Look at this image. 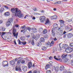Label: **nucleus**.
Returning a JSON list of instances; mask_svg holds the SVG:
<instances>
[{
  "mask_svg": "<svg viewBox=\"0 0 73 73\" xmlns=\"http://www.w3.org/2000/svg\"><path fill=\"white\" fill-rule=\"evenodd\" d=\"M69 46L68 44H62V48L63 49H66V51L68 52H72L73 51V49L70 47H68Z\"/></svg>",
  "mask_w": 73,
  "mask_h": 73,
  "instance_id": "nucleus-1",
  "label": "nucleus"
},
{
  "mask_svg": "<svg viewBox=\"0 0 73 73\" xmlns=\"http://www.w3.org/2000/svg\"><path fill=\"white\" fill-rule=\"evenodd\" d=\"M19 11L18 8H12L11 9V11L13 13H14L15 16H17V13Z\"/></svg>",
  "mask_w": 73,
  "mask_h": 73,
  "instance_id": "nucleus-2",
  "label": "nucleus"
},
{
  "mask_svg": "<svg viewBox=\"0 0 73 73\" xmlns=\"http://www.w3.org/2000/svg\"><path fill=\"white\" fill-rule=\"evenodd\" d=\"M21 11L20 10H18L17 13V15L18 17L19 18L23 17H24V15L21 13Z\"/></svg>",
  "mask_w": 73,
  "mask_h": 73,
  "instance_id": "nucleus-3",
  "label": "nucleus"
},
{
  "mask_svg": "<svg viewBox=\"0 0 73 73\" xmlns=\"http://www.w3.org/2000/svg\"><path fill=\"white\" fill-rule=\"evenodd\" d=\"M16 29H13V35L14 37H15L16 38H17V36H18V33H16Z\"/></svg>",
  "mask_w": 73,
  "mask_h": 73,
  "instance_id": "nucleus-4",
  "label": "nucleus"
},
{
  "mask_svg": "<svg viewBox=\"0 0 73 73\" xmlns=\"http://www.w3.org/2000/svg\"><path fill=\"white\" fill-rule=\"evenodd\" d=\"M13 21L12 18L9 19L7 22V27H9L11 25V23Z\"/></svg>",
  "mask_w": 73,
  "mask_h": 73,
  "instance_id": "nucleus-5",
  "label": "nucleus"
},
{
  "mask_svg": "<svg viewBox=\"0 0 73 73\" xmlns=\"http://www.w3.org/2000/svg\"><path fill=\"white\" fill-rule=\"evenodd\" d=\"M2 66L4 68L5 66H8V63L7 60L4 61L2 63Z\"/></svg>",
  "mask_w": 73,
  "mask_h": 73,
  "instance_id": "nucleus-6",
  "label": "nucleus"
},
{
  "mask_svg": "<svg viewBox=\"0 0 73 73\" xmlns=\"http://www.w3.org/2000/svg\"><path fill=\"white\" fill-rule=\"evenodd\" d=\"M60 57V56H58V58L56 57V56H54V59H55V60H57L58 61H60V62H62V59H61L60 58H58Z\"/></svg>",
  "mask_w": 73,
  "mask_h": 73,
  "instance_id": "nucleus-7",
  "label": "nucleus"
},
{
  "mask_svg": "<svg viewBox=\"0 0 73 73\" xmlns=\"http://www.w3.org/2000/svg\"><path fill=\"white\" fill-rule=\"evenodd\" d=\"M55 29L54 28H52V34L53 37H55L56 36V33H55V32H54L55 31Z\"/></svg>",
  "mask_w": 73,
  "mask_h": 73,
  "instance_id": "nucleus-8",
  "label": "nucleus"
},
{
  "mask_svg": "<svg viewBox=\"0 0 73 73\" xmlns=\"http://www.w3.org/2000/svg\"><path fill=\"white\" fill-rule=\"evenodd\" d=\"M45 17L44 16H42L40 18V20L42 23L45 21Z\"/></svg>",
  "mask_w": 73,
  "mask_h": 73,
  "instance_id": "nucleus-9",
  "label": "nucleus"
},
{
  "mask_svg": "<svg viewBox=\"0 0 73 73\" xmlns=\"http://www.w3.org/2000/svg\"><path fill=\"white\" fill-rule=\"evenodd\" d=\"M15 70L16 71H20V72H21V68L20 67H18L17 66H16L15 67Z\"/></svg>",
  "mask_w": 73,
  "mask_h": 73,
  "instance_id": "nucleus-10",
  "label": "nucleus"
},
{
  "mask_svg": "<svg viewBox=\"0 0 73 73\" xmlns=\"http://www.w3.org/2000/svg\"><path fill=\"white\" fill-rule=\"evenodd\" d=\"M28 66L29 68H32V63L31 62H29L28 64Z\"/></svg>",
  "mask_w": 73,
  "mask_h": 73,
  "instance_id": "nucleus-11",
  "label": "nucleus"
},
{
  "mask_svg": "<svg viewBox=\"0 0 73 73\" xmlns=\"http://www.w3.org/2000/svg\"><path fill=\"white\" fill-rule=\"evenodd\" d=\"M45 24V25H49V24H50V22L48 19H47V20L46 21Z\"/></svg>",
  "mask_w": 73,
  "mask_h": 73,
  "instance_id": "nucleus-12",
  "label": "nucleus"
},
{
  "mask_svg": "<svg viewBox=\"0 0 73 73\" xmlns=\"http://www.w3.org/2000/svg\"><path fill=\"white\" fill-rule=\"evenodd\" d=\"M67 36L68 38H71V37H72V33H69L67 35Z\"/></svg>",
  "mask_w": 73,
  "mask_h": 73,
  "instance_id": "nucleus-13",
  "label": "nucleus"
},
{
  "mask_svg": "<svg viewBox=\"0 0 73 73\" xmlns=\"http://www.w3.org/2000/svg\"><path fill=\"white\" fill-rule=\"evenodd\" d=\"M10 63L11 64V65H14V64H15V60H11L10 61Z\"/></svg>",
  "mask_w": 73,
  "mask_h": 73,
  "instance_id": "nucleus-14",
  "label": "nucleus"
},
{
  "mask_svg": "<svg viewBox=\"0 0 73 73\" xmlns=\"http://www.w3.org/2000/svg\"><path fill=\"white\" fill-rule=\"evenodd\" d=\"M67 56V54H65L64 55V54H62L61 57H62V60H63V59H64V58H66V57Z\"/></svg>",
  "mask_w": 73,
  "mask_h": 73,
  "instance_id": "nucleus-15",
  "label": "nucleus"
},
{
  "mask_svg": "<svg viewBox=\"0 0 73 73\" xmlns=\"http://www.w3.org/2000/svg\"><path fill=\"white\" fill-rule=\"evenodd\" d=\"M32 31L34 33H36L37 32V29L35 28H33L32 29Z\"/></svg>",
  "mask_w": 73,
  "mask_h": 73,
  "instance_id": "nucleus-16",
  "label": "nucleus"
},
{
  "mask_svg": "<svg viewBox=\"0 0 73 73\" xmlns=\"http://www.w3.org/2000/svg\"><path fill=\"white\" fill-rule=\"evenodd\" d=\"M64 66H60V71H62V70H63L64 69Z\"/></svg>",
  "mask_w": 73,
  "mask_h": 73,
  "instance_id": "nucleus-17",
  "label": "nucleus"
},
{
  "mask_svg": "<svg viewBox=\"0 0 73 73\" xmlns=\"http://www.w3.org/2000/svg\"><path fill=\"white\" fill-rule=\"evenodd\" d=\"M10 15V13L9 12H6L4 14L5 16L6 17Z\"/></svg>",
  "mask_w": 73,
  "mask_h": 73,
  "instance_id": "nucleus-18",
  "label": "nucleus"
},
{
  "mask_svg": "<svg viewBox=\"0 0 73 73\" xmlns=\"http://www.w3.org/2000/svg\"><path fill=\"white\" fill-rule=\"evenodd\" d=\"M22 68L24 72H25L27 70V66H23Z\"/></svg>",
  "mask_w": 73,
  "mask_h": 73,
  "instance_id": "nucleus-19",
  "label": "nucleus"
},
{
  "mask_svg": "<svg viewBox=\"0 0 73 73\" xmlns=\"http://www.w3.org/2000/svg\"><path fill=\"white\" fill-rule=\"evenodd\" d=\"M53 27L54 29H55V28H57L58 27V25L57 24L55 23L53 25Z\"/></svg>",
  "mask_w": 73,
  "mask_h": 73,
  "instance_id": "nucleus-20",
  "label": "nucleus"
},
{
  "mask_svg": "<svg viewBox=\"0 0 73 73\" xmlns=\"http://www.w3.org/2000/svg\"><path fill=\"white\" fill-rule=\"evenodd\" d=\"M50 67V65L49 64H47L46 65L45 67V69L46 70H47L48 68H49Z\"/></svg>",
  "mask_w": 73,
  "mask_h": 73,
  "instance_id": "nucleus-21",
  "label": "nucleus"
},
{
  "mask_svg": "<svg viewBox=\"0 0 73 73\" xmlns=\"http://www.w3.org/2000/svg\"><path fill=\"white\" fill-rule=\"evenodd\" d=\"M40 42H44L45 41V39H44V38L42 37L40 38Z\"/></svg>",
  "mask_w": 73,
  "mask_h": 73,
  "instance_id": "nucleus-22",
  "label": "nucleus"
},
{
  "mask_svg": "<svg viewBox=\"0 0 73 73\" xmlns=\"http://www.w3.org/2000/svg\"><path fill=\"white\" fill-rule=\"evenodd\" d=\"M40 35L38 34H37L36 35V39H38V38H40Z\"/></svg>",
  "mask_w": 73,
  "mask_h": 73,
  "instance_id": "nucleus-23",
  "label": "nucleus"
},
{
  "mask_svg": "<svg viewBox=\"0 0 73 73\" xmlns=\"http://www.w3.org/2000/svg\"><path fill=\"white\" fill-rule=\"evenodd\" d=\"M59 69V68L58 67H56L55 68V72H57L58 71V70Z\"/></svg>",
  "mask_w": 73,
  "mask_h": 73,
  "instance_id": "nucleus-24",
  "label": "nucleus"
},
{
  "mask_svg": "<svg viewBox=\"0 0 73 73\" xmlns=\"http://www.w3.org/2000/svg\"><path fill=\"white\" fill-rule=\"evenodd\" d=\"M42 45V43L41 42V41H39V42L37 44V46H40Z\"/></svg>",
  "mask_w": 73,
  "mask_h": 73,
  "instance_id": "nucleus-25",
  "label": "nucleus"
},
{
  "mask_svg": "<svg viewBox=\"0 0 73 73\" xmlns=\"http://www.w3.org/2000/svg\"><path fill=\"white\" fill-rule=\"evenodd\" d=\"M65 62H66L67 64H71V61L70 60H68L67 61H66Z\"/></svg>",
  "mask_w": 73,
  "mask_h": 73,
  "instance_id": "nucleus-26",
  "label": "nucleus"
},
{
  "mask_svg": "<svg viewBox=\"0 0 73 73\" xmlns=\"http://www.w3.org/2000/svg\"><path fill=\"white\" fill-rule=\"evenodd\" d=\"M48 32V31H47V30L45 29L44 30L43 32V34H46Z\"/></svg>",
  "mask_w": 73,
  "mask_h": 73,
  "instance_id": "nucleus-27",
  "label": "nucleus"
},
{
  "mask_svg": "<svg viewBox=\"0 0 73 73\" xmlns=\"http://www.w3.org/2000/svg\"><path fill=\"white\" fill-rule=\"evenodd\" d=\"M54 41H52L50 44V46H53V45H54Z\"/></svg>",
  "mask_w": 73,
  "mask_h": 73,
  "instance_id": "nucleus-28",
  "label": "nucleus"
},
{
  "mask_svg": "<svg viewBox=\"0 0 73 73\" xmlns=\"http://www.w3.org/2000/svg\"><path fill=\"white\" fill-rule=\"evenodd\" d=\"M52 18L53 19H52V20H54L55 19H57V15H54L53 17H52Z\"/></svg>",
  "mask_w": 73,
  "mask_h": 73,
  "instance_id": "nucleus-29",
  "label": "nucleus"
},
{
  "mask_svg": "<svg viewBox=\"0 0 73 73\" xmlns=\"http://www.w3.org/2000/svg\"><path fill=\"white\" fill-rule=\"evenodd\" d=\"M4 7H2L1 9V10H0V12L1 13H2L3 11H4Z\"/></svg>",
  "mask_w": 73,
  "mask_h": 73,
  "instance_id": "nucleus-30",
  "label": "nucleus"
},
{
  "mask_svg": "<svg viewBox=\"0 0 73 73\" xmlns=\"http://www.w3.org/2000/svg\"><path fill=\"white\" fill-rule=\"evenodd\" d=\"M61 2L60 1H57L55 3V4H60Z\"/></svg>",
  "mask_w": 73,
  "mask_h": 73,
  "instance_id": "nucleus-31",
  "label": "nucleus"
},
{
  "mask_svg": "<svg viewBox=\"0 0 73 73\" xmlns=\"http://www.w3.org/2000/svg\"><path fill=\"white\" fill-rule=\"evenodd\" d=\"M1 30H2V31H5V27H2L1 28Z\"/></svg>",
  "mask_w": 73,
  "mask_h": 73,
  "instance_id": "nucleus-32",
  "label": "nucleus"
},
{
  "mask_svg": "<svg viewBox=\"0 0 73 73\" xmlns=\"http://www.w3.org/2000/svg\"><path fill=\"white\" fill-rule=\"evenodd\" d=\"M27 29V30L29 31H31V30H32L33 28H30V27H29Z\"/></svg>",
  "mask_w": 73,
  "mask_h": 73,
  "instance_id": "nucleus-33",
  "label": "nucleus"
},
{
  "mask_svg": "<svg viewBox=\"0 0 73 73\" xmlns=\"http://www.w3.org/2000/svg\"><path fill=\"white\" fill-rule=\"evenodd\" d=\"M70 46L71 48H73V43H70Z\"/></svg>",
  "mask_w": 73,
  "mask_h": 73,
  "instance_id": "nucleus-34",
  "label": "nucleus"
},
{
  "mask_svg": "<svg viewBox=\"0 0 73 73\" xmlns=\"http://www.w3.org/2000/svg\"><path fill=\"white\" fill-rule=\"evenodd\" d=\"M42 50H46V47L45 46H43L42 47Z\"/></svg>",
  "mask_w": 73,
  "mask_h": 73,
  "instance_id": "nucleus-35",
  "label": "nucleus"
},
{
  "mask_svg": "<svg viewBox=\"0 0 73 73\" xmlns=\"http://www.w3.org/2000/svg\"><path fill=\"white\" fill-rule=\"evenodd\" d=\"M9 32L8 33H6V32H3L2 33V35H1V36H4L5 34V33H9Z\"/></svg>",
  "mask_w": 73,
  "mask_h": 73,
  "instance_id": "nucleus-36",
  "label": "nucleus"
},
{
  "mask_svg": "<svg viewBox=\"0 0 73 73\" xmlns=\"http://www.w3.org/2000/svg\"><path fill=\"white\" fill-rule=\"evenodd\" d=\"M25 62V60H21V64H24Z\"/></svg>",
  "mask_w": 73,
  "mask_h": 73,
  "instance_id": "nucleus-37",
  "label": "nucleus"
},
{
  "mask_svg": "<svg viewBox=\"0 0 73 73\" xmlns=\"http://www.w3.org/2000/svg\"><path fill=\"white\" fill-rule=\"evenodd\" d=\"M59 22H60V23H62V24H64V23H65V22H64V21L62 20H59Z\"/></svg>",
  "mask_w": 73,
  "mask_h": 73,
  "instance_id": "nucleus-38",
  "label": "nucleus"
},
{
  "mask_svg": "<svg viewBox=\"0 0 73 73\" xmlns=\"http://www.w3.org/2000/svg\"><path fill=\"white\" fill-rule=\"evenodd\" d=\"M44 38H48V35H46L44 36Z\"/></svg>",
  "mask_w": 73,
  "mask_h": 73,
  "instance_id": "nucleus-39",
  "label": "nucleus"
},
{
  "mask_svg": "<svg viewBox=\"0 0 73 73\" xmlns=\"http://www.w3.org/2000/svg\"><path fill=\"white\" fill-rule=\"evenodd\" d=\"M53 39L54 41H56L57 40H58L57 38L56 37H55V38H53Z\"/></svg>",
  "mask_w": 73,
  "mask_h": 73,
  "instance_id": "nucleus-40",
  "label": "nucleus"
},
{
  "mask_svg": "<svg viewBox=\"0 0 73 73\" xmlns=\"http://www.w3.org/2000/svg\"><path fill=\"white\" fill-rule=\"evenodd\" d=\"M26 27H26V26H25V25H24L21 27L22 29H25V28Z\"/></svg>",
  "mask_w": 73,
  "mask_h": 73,
  "instance_id": "nucleus-41",
  "label": "nucleus"
},
{
  "mask_svg": "<svg viewBox=\"0 0 73 73\" xmlns=\"http://www.w3.org/2000/svg\"><path fill=\"white\" fill-rule=\"evenodd\" d=\"M20 62H21V60H18L17 62V64L18 65H19L20 64Z\"/></svg>",
  "mask_w": 73,
  "mask_h": 73,
  "instance_id": "nucleus-42",
  "label": "nucleus"
},
{
  "mask_svg": "<svg viewBox=\"0 0 73 73\" xmlns=\"http://www.w3.org/2000/svg\"><path fill=\"white\" fill-rule=\"evenodd\" d=\"M49 65H50V66H52V62L50 61V62H49Z\"/></svg>",
  "mask_w": 73,
  "mask_h": 73,
  "instance_id": "nucleus-43",
  "label": "nucleus"
},
{
  "mask_svg": "<svg viewBox=\"0 0 73 73\" xmlns=\"http://www.w3.org/2000/svg\"><path fill=\"white\" fill-rule=\"evenodd\" d=\"M21 43L22 44H23V45H25V44H27V42H21Z\"/></svg>",
  "mask_w": 73,
  "mask_h": 73,
  "instance_id": "nucleus-44",
  "label": "nucleus"
},
{
  "mask_svg": "<svg viewBox=\"0 0 73 73\" xmlns=\"http://www.w3.org/2000/svg\"><path fill=\"white\" fill-rule=\"evenodd\" d=\"M18 59L19 60L21 61V60L23 59V58H22V57H20L18 58Z\"/></svg>",
  "mask_w": 73,
  "mask_h": 73,
  "instance_id": "nucleus-45",
  "label": "nucleus"
},
{
  "mask_svg": "<svg viewBox=\"0 0 73 73\" xmlns=\"http://www.w3.org/2000/svg\"><path fill=\"white\" fill-rule=\"evenodd\" d=\"M46 73H51L50 70H47L46 71Z\"/></svg>",
  "mask_w": 73,
  "mask_h": 73,
  "instance_id": "nucleus-46",
  "label": "nucleus"
},
{
  "mask_svg": "<svg viewBox=\"0 0 73 73\" xmlns=\"http://www.w3.org/2000/svg\"><path fill=\"white\" fill-rule=\"evenodd\" d=\"M24 30H25L24 31V33L25 32H27V27H26L24 29Z\"/></svg>",
  "mask_w": 73,
  "mask_h": 73,
  "instance_id": "nucleus-47",
  "label": "nucleus"
},
{
  "mask_svg": "<svg viewBox=\"0 0 73 73\" xmlns=\"http://www.w3.org/2000/svg\"><path fill=\"white\" fill-rule=\"evenodd\" d=\"M31 44L33 45L35 44V43H34V41L33 40H32L31 41Z\"/></svg>",
  "mask_w": 73,
  "mask_h": 73,
  "instance_id": "nucleus-48",
  "label": "nucleus"
},
{
  "mask_svg": "<svg viewBox=\"0 0 73 73\" xmlns=\"http://www.w3.org/2000/svg\"><path fill=\"white\" fill-rule=\"evenodd\" d=\"M63 73H67V71L66 70H64L63 71Z\"/></svg>",
  "mask_w": 73,
  "mask_h": 73,
  "instance_id": "nucleus-49",
  "label": "nucleus"
},
{
  "mask_svg": "<svg viewBox=\"0 0 73 73\" xmlns=\"http://www.w3.org/2000/svg\"><path fill=\"white\" fill-rule=\"evenodd\" d=\"M42 31V29L41 28H40L39 29V32H41Z\"/></svg>",
  "mask_w": 73,
  "mask_h": 73,
  "instance_id": "nucleus-50",
  "label": "nucleus"
},
{
  "mask_svg": "<svg viewBox=\"0 0 73 73\" xmlns=\"http://www.w3.org/2000/svg\"><path fill=\"white\" fill-rule=\"evenodd\" d=\"M19 41V45H20L21 44V41H20V40H18Z\"/></svg>",
  "mask_w": 73,
  "mask_h": 73,
  "instance_id": "nucleus-51",
  "label": "nucleus"
},
{
  "mask_svg": "<svg viewBox=\"0 0 73 73\" xmlns=\"http://www.w3.org/2000/svg\"><path fill=\"white\" fill-rule=\"evenodd\" d=\"M71 64L72 65H73V60H71Z\"/></svg>",
  "mask_w": 73,
  "mask_h": 73,
  "instance_id": "nucleus-52",
  "label": "nucleus"
},
{
  "mask_svg": "<svg viewBox=\"0 0 73 73\" xmlns=\"http://www.w3.org/2000/svg\"><path fill=\"white\" fill-rule=\"evenodd\" d=\"M32 38H33L34 39H35V38H36V36H35V35H33L32 36Z\"/></svg>",
  "mask_w": 73,
  "mask_h": 73,
  "instance_id": "nucleus-53",
  "label": "nucleus"
},
{
  "mask_svg": "<svg viewBox=\"0 0 73 73\" xmlns=\"http://www.w3.org/2000/svg\"><path fill=\"white\" fill-rule=\"evenodd\" d=\"M33 9L34 11H37V9L35 7Z\"/></svg>",
  "mask_w": 73,
  "mask_h": 73,
  "instance_id": "nucleus-54",
  "label": "nucleus"
},
{
  "mask_svg": "<svg viewBox=\"0 0 73 73\" xmlns=\"http://www.w3.org/2000/svg\"><path fill=\"white\" fill-rule=\"evenodd\" d=\"M62 27L61 26L60 28H59V29H58V31H59L60 29H62Z\"/></svg>",
  "mask_w": 73,
  "mask_h": 73,
  "instance_id": "nucleus-55",
  "label": "nucleus"
},
{
  "mask_svg": "<svg viewBox=\"0 0 73 73\" xmlns=\"http://www.w3.org/2000/svg\"><path fill=\"white\" fill-rule=\"evenodd\" d=\"M67 36V35H66V34H65L63 36L64 38H65V37H66Z\"/></svg>",
  "mask_w": 73,
  "mask_h": 73,
  "instance_id": "nucleus-56",
  "label": "nucleus"
},
{
  "mask_svg": "<svg viewBox=\"0 0 73 73\" xmlns=\"http://www.w3.org/2000/svg\"><path fill=\"white\" fill-rule=\"evenodd\" d=\"M20 39L21 40H22V41H24V39H23V37H21Z\"/></svg>",
  "mask_w": 73,
  "mask_h": 73,
  "instance_id": "nucleus-57",
  "label": "nucleus"
},
{
  "mask_svg": "<svg viewBox=\"0 0 73 73\" xmlns=\"http://www.w3.org/2000/svg\"><path fill=\"white\" fill-rule=\"evenodd\" d=\"M33 73H37V71L36 70H35L34 71Z\"/></svg>",
  "mask_w": 73,
  "mask_h": 73,
  "instance_id": "nucleus-58",
  "label": "nucleus"
},
{
  "mask_svg": "<svg viewBox=\"0 0 73 73\" xmlns=\"http://www.w3.org/2000/svg\"><path fill=\"white\" fill-rule=\"evenodd\" d=\"M66 31H64L63 34V35H65V34H66Z\"/></svg>",
  "mask_w": 73,
  "mask_h": 73,
  "instance_id": "nucleus-59",
  "label": "nucleus"
},
{
  "mask_svg": "<svg viewBox=\"0 0 73 73\" xmlns=\"http://www.w3.org/2000/svg\"><path fill=\"white\" fill-rule=\"evenodd\" d=\"M5 7L6 9H8V8H9V7H8L7 6H5Z\"/></svg>",
  "mask_w": 73,
  "mask_h": 73,
  "instance_id": "nucleus-60",
  "label": "nucleus"
},
{
  "mask_svg": "<svg viewBox=\"0 0 73 73\" xmlns=\"http://www.w3.org/2000/svg\"><path fill=\"white\" fill-rule=\"evenodd\" d=\"M15 27H16L17 28H18V27H19V25H15Z\"/></svg>",
  "mask_w": 73,
  "mask_h": 73,
  "instance_id": "nucleus-61",
  "label": "nucleus"
},
{
  "mask_svg": "<svg viewBox=\"0 0 73 73\" xmlns=\"http://www.w3.org/2000/svg\"><path fill=\"white\" fill-rule=\"evenodd\" d=\"M14 43L15 44V45H17V44L16 43V41L15 40L14 41Z\"/></svg>",
  "mask_w": 73,
  "mask_h": 73,
  "instance_id": "nucleus-62",
  "label": "nucleus"
},
{
  "mask_svg": "<svg viewBox=\"0 0 73 73\" xmlns=\"http://www.w3.org/2000/svg\"><path fill=\"white\" fill-rule=\"evenodd\" d=\"M32 70L28 72L27 73H32Z\"/></svg>",
  "mask_w": 73,
  "mask_h": 73,
  "instance_id": "nucleus-63",
  "label": "nucleus"
},
{
  "mask_svg": "<svg viewBox=\"0 0 73 73\" xmlns=\"http://www.w3.org/2000/svg\"><path fill=\"white\" fill-rule=\"evenodd\" d=\"M32 19L33 20H35L36 18L35 17H34L32 18Z\"/></svg>",
  "mask_w": 73,
  "mask_h": 73,
  "instance_id": "nucleus-64",
  "label": "nucleus"
}]
</instances>
